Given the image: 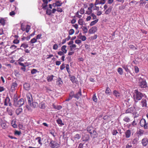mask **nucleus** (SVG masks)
Masks as SVG:
<instances>
[{
	"label": "nucleus",
	"instance_id": "nucleus-12",
	"mask_svg": "<svg viewBox=\"0 0 148 148\" xmlns=\"http://www.w3.org/2000/svg\"><path fill=\"white\" fill-rule=\"evenodd\" d=\"M112 94L116 98H119L121 97V93L116 90H114Z\"/></svg>",
	"mask_w": 148,
	"mask_h": 148
},
{
	"label": "nucleus",
	"instance_id": "nucleus-29",
	"mask_svg": "<svg viewBox=\"0 0 148 148\" xmlns=\"http://www.w3.org/2000/svg\"><path fill=\"white\" fill-rule=\"evenodd\" d=\"M66 45H63L61 48V50L64 53H66L67 52V50L66 49Z\"/></svg>",
	"mask_w": 148,
	"mask_h": 148
},
{
	"label": "nucleus",
	"instance_id": "nucleus-42",
	"mask_svg": "<svg viewBox=\"0 0 148 148\" xmlns=\"http://www.w3.org/2000/svg\"><path fill=\"white\" fill-rule=\"evenodd\" d=\"M81 137V136L78 134H77L74 136V138L75 140H79Z\"/></svg>",
	"mask_w": 148,
	"mask_h": 148
},
{
	"label": "nucleus",
	"instance_id": "nucleus-59",
	"mask_svg": "<svg viewBox=\"0 0 148 148\" xmlns=\"http://www.w3.org/2000/svg\"><path fill=\"white\" fill-rule=\"evenodd\" d=\"M82 14L79 15V13L78 12H77L75 13V15L76 17L79 18H80L82 17V15H81Z\"/></svg>",
	"mask_w": 148,
	"mask_h": 148
},
{
	"label": "nucleus",
	"instance_id": "nucleus-47",
	"mask_svg": "<svg viewBox=\"0 0 148 148\" xmlns=\"http://www.w3.org/2000/svg\"><path fill=\"white\" fill-rule=\"evenodd\" d=\"M1 126L3 129H5L7 127V125L5 123H1Z\"/></svg>",
	"mask_w": 148,
	"mask_h": 148
},
{
	"label": "nucleus",
	"instance_id": "nucleus-9",
	"mask_svg": "<svg viewBox=\"0 0 148 148\" xmlns=\"http://www.w3.org/2000/svg\"><path fill=\"white\" fill-rule=\"evenodd\" d=\"M27 97L28 103L29 104L30 106H31L32 102L33 101L32 95L30 94L29 93L27 95Z\"/></svg>",
	"mask_w": 148,
	"mask_h": 148
},
{
	"label": "nucleus",
	"instance_id": "nucleus-34",
	"mask_svg": "<svg viewBox=\"0 0 148 148\" xmlns=\"http://www.w3.org/2000/svg\"><path fill=\"white\" fill-rule=\"evenodd\" d=\"M76 47V46L75 44H73L71 45H70V50L71 51H74L76 49L75 48Z\"/></svg>",
	"mask_w": 148,
	"mask_h": 148
},
{
	"label": "nucleus",
	"instance_id": "nucleus-7",
	"mask_svg": "<svg viewBox=\"0 0 148 148\" xmlns=\"http://www.w3.org/2000/svg\"><path fill=\"white\" fill-rule=\"evenodd\" d=\"M87 131L90 134L91 136H92L93 134H94L95 135H97L96 132L93 130V128L92 127H88L87 128Z\"/></svg>",
	"mask_w": 148,
	"mask_h": 148
},
{
	"label": "nucleus",
	"instance_id": "nucleus-21",
	"mask_svg": "<svg viewBox=\"0 0 148 148\" xmlns=\"http://www.w3.org/2000/svg\"><path fill=\"white\" fill-rule=\"evenodd\" d=\"M35 140H37L38 144L40 145V146H41L42 144V141L43 140V139H42L39 136L36 138Z\"/></svg>",
	"mask_w": 148,
	"mask_h": 148
},
{
	"label": "nucleus",
	"instance_id": "nucleus-58",
	"mask_svg": "<svg viewBox=\"0 0 148 148\" xmlns=\"http://www.w3.org/2000/svg\"><path fill=\"white\" fill-rule=\"evenodd\" d=\"M5 90V88L3 86H0V92H1Z\"/></svg>",
	"mask_w": 148,
	"mask_h": 148
},
{
	"label": "nucleus",
	"instance_id": "nucleus-14",
	"mask_svg": "<svg viewBox=\"0 0 148 148\" xmlns=\"http://www.w3.org/2000/svg\"><path fill=\"white\" fill-rule=\"evenodd\" d=\"M141 104L143 107H147V100L145 99H143L141 101Z\"/></svg>",
	"mask_w": 148,
	"mask_h": 148
},
{
	"label": "nucleus",
	"instance_id": "nucleus-48",
	"mask_svg": "<svg viewBox=\"0 0 148 148\" xmlns=\"http://www.w3.org/2000/svg\"><path fill=\"white\" fill-rule=\"evenodd\" d=\"M66 69L69 75H70L71 72L69 70V65L68 64H67L66 65Z\"/></svg>",
	"mask_w": 148,
	"mask_h": 148
},
{
	"label": "nucleus",
	"instance_id": "nucleus-27",
	"mask_svg": "<svg viewBox=\"0 0 148 148\" xmlns=\"http://www.w3.org/2000/svg\"><path fill=\"white\" fill-rule=\"evenodd\" d=\"M112 7L110 6L109 7L108 9L105 11V14H109L111 11Z\"/></svg>",
	"mask_w": 148,
	"mask_h": 148
},
{
	"label": "nucleus",
	"instance_id": "nucleus-31",
	"mask_svg": "<svg viewBox=\"0 0 148 148\" xmlns=\"http://www.w3.org/2000/svg\"><path fill=\"white\" fill-rule=\"evenodd\" d=\"M7 111L8 112V114L10 116H12L13 114L12 110V109L9 108L8 107L7 109Z\"/></svg>",
	"mask_w": 148,
	"mask_h": 148
},
{
	"label": "nucleus",
	"instance_id": "nucleus-28",
	"mask_svg": "<svg viewBox=\"0 0 148 148\" xmlns=\"http://www.w3.org/2000/svg\"><path fill=\"white\" fill-rule=\"evenodd\" d=\"M54 76L53 75H48L47 77V80L48 82L51 81L53 79V77Z\"/></svg>",
	"mask_w": 148,
	"mask_h": 148
},
{
	"label": "nucleus",
	"instance_id": "nucleus-55",
	"mask_svg": "<svg viewBox=\"0 0 148 148\" xmlns=\"http://www.w3.org/2000/svg\"><path fill=\"white\" fill-rule=\"evenodd\" d=\"M65 68V64L64 63H63L61 66L60 67V69L61 70L64 69Z\"/></svg>",
	"mask_w": 148,
	"mask_h": 148
},
{
	"label": "nucleus",
	"instance_id": "nucleus-40",
	"mask_svg": "<svg viewBox=\"0 0 148 148\" xmlns=\"http://www.w3.org/2000/svg\"><path fill=\"white\" fill-rule=\"evenodd\" d=\"M23 86L25 90H29V84L27 83L25 84H24Z\"/></svg>",
	"mask_w": 148,
	"mask_h": 148
},
{
	"label": "nucleus",
	"instance_id": "nucleus-5",
	"mask_svg": "<svg viewBox=\"0 0 148 148\" xmlns=\"http://www.w3.org/2000/svg\"><path fill=\"white\" fill-rule=\"evenodd\" d=\"M139 86L141 88H146L147 87V83L145 80L141 79L139 83Z\"/></svg>",
	"mask_w": 148,
	"mask_h": 148
},
{
	"label": "nucleus",
	"instance_id": "nucleus-50",
	"mask_svg": "<svg viewBox=\"0 0 148 148\" xmlns=\"http://www.w3.org/2000/svg\"><path fill=\"white\" fill-rule=\"evenodd\" d=\"M83 20L82 18L79 19L78 21V23L79 24L81 25H83Z\"/></svg>",
	"mask_w": 148,
	"mask_h": 148
},
{
	"label": "nucleus",
	"instance_id": "nucleus-11",
	"mask_svg": "<svg viewBox=\"0 0 148 148\" xmlns=\"http://www.w3.org/2000/svg\"><path fill=\"white\" fill-rule=\"evenodd\" d=\"M93 6L94 5L93 3H90L89 4V7L88 8V10L86 11V14L88 15L90 14L92 12V8Z\"/></svg>",
	"mask_w": 148,
	"mask_h": 148
},
{
	"label": "nucleus",
	"instance_id": "nucleus-26",
	"mask_svg": "<svg viewBox=\"0 0 148 148\" xmlns=\"http://www.w3.org/2000/svg\"><path fill=\"white\" fill-rule=\"evenodd\" d=\"M70 80L73 83H76L77 82V79L75 76H71L70 77Z\"/></svg>",
	"mask_w": 148,
	"mask_h": 148
},
{
	"label": "nucleus",
	"instance_id": "nucleus-1",
	"mask_svg": "<svg viewBox=\"0 0 148 148\" xmlns=\"http://www.w3.org/2000/svg\"><path fill=\"white\" fill-rule=\"evenodd\" d=\"M132 95L134 101V103H136L138 102L141 100L144 97L143 94L139 92L137 90H135L133 92Z\"/></svg>",
	"mask_w": 148,
	"mask_h": 148
},
{
	"label": "nucleus",
	"instance_id": "nucleus-33",
	"mask_svg": "<svg viewBox=\"0 0 148 148\" xmlns=\"http://www.w3.org/2000/svg\"><path fill=\"white\" fill-rule=\"evenodd\" d=\"M39 107L41 109H45V103L43 102H41L39 104Z\"/></svg>",
	"mask_w": 148,
	"mask_h": 148
},
{
	"label": "nucleus",
	"instance_id": "nucleus-30",
	"mask_svg": "<svg viewBox=\"0 0 148 148\" xmlns=\"http://www.w3.org/2000/svg\"><path fill=\"white\" fill-rule=\"evenodd\" d=\"M16 121L15 120H12L11 122V124L12 126L14 128H16L17 127V125L15 123Z\"/></svg>",
	"mask_w": 148,
	"mask_h": 148
},
{
	"label": "nucleus",
	"instance_id": "nucleus-56",
	"mask_svg": "<svg viewBox=\"0 0 148 148\" xmlns=\"http://www.w3.org/2000/svg\"><path fill=\"white\" fill-rule=\"evenodd\" d=\"M58 55L60 56H63L64 55V53L62 51H59L58 52Z\"/></svg>",
	"mask_w": 148,
	"mask_h": 148
},
{
	"label": "nucleus",
	"instance_id": "nucleus-43",
	"mask_svg": "<svg viewBox=\"0 0 148 148\" xmlns=\"http://www.w3.org/2000/svg\"><path fill=\"white\" fill-rule=\"evenodd\" d=\"M21 47H23L25 49L28 47V45L27 43H24L21 44Z\"/></svg>",
	"mask_w": 148,
	"mask_h": 148
},
{
	"label": "nucleus",
	"instance_id": "nucleus-16",
	"mask_svg": "<svg viewBox=\"0 0 148 148\" xmlns=\"http://www.w3.org/2000/svg\"><path fill=\"white\" fill-rule=\"evenodd\" d=\"M17 84L16 82L13 83L11 87V90L12 92L14 91L17 88Z\"/></svg>",
	"mask_w": 148,
	"mask_h": 148
},
{
	"label": "nucleus",
	"instance_id": "nucleus-39",
	"mask_svg": "<svg viewBox=\"0 0 148 148\" xmlns=\"http://www.w3.org/2000/svg\"><path fill=\"white\" fill-rule=\"evenodd\" d=\"M123 120L126 122H129L130 121V119L129 117L126 116L123 118Z\"/></svg>",
	"mask_w": 148,
	"mask_h": 148
},
{
	"label": "nucleus",
	"instance_id": "nucleus-20",
	"mask_svg": "<svg viewBox=\"0 0 148 148\" xmlns=\"http://www.w3.org/2000/svg\"><path fill=\"white\" fill-rule=\"evenodd\" d=\"M43 3L42 4V8L45 9H47V4L48 3V0H42Z\"/></svg>",
	"mask_w": 148,
	"mask_h": 148
},
{
	"label": "nucleus",
	"instance_id": "nucleus-57",
	"mask_svg": "<svg viewBox=\"0 0 148 148\" xmlns=\"http://www.w3.org/2000/svg\"><path fill=\"white\" fill-rule=\"evenodd\" d=\"M21 134V132L17 130H16L14 132L15 135H20Z\"/></svg>",
	"mask_w": 148,
	"mask_h": 148
},
{
	"label": "nucleus",
	"instance_id": "nucleus-54",
	"mask_svg": "<svg viewBox=\"0 0 148 148\" xmlns=\"http://www.w3.org/2000/svg\"><path fill=\"white\" fill-rule=\"evenodd\" d=\"M21 30L24 31L25 30V26L24 25L23 23H21Z\"/></svg>",
	"mask_w": 148,
	"mask_h": 148
},
{
	"label": "nucleus",
	"instance_id": "nucleus-64",
	"mask_svg": "<svg viewBox=\"0 0 148 148\" xmlns=\"http://www.w3.org/2000/svg\"><path fill=\"white\" fill-rule=\"evenodd\" d=\"M97 35L96 34H95L94 36H92L90 37L91 39L94 40L96 39L97 38Z\"/></svg>",
	"mask_w": 148,
	"mask_h": 148
},
{
	"label": "nucleus",
	"instance_id": "nucleus-41",
	"mask_svg": "<svg viewBox=\"0 0 148 148\" xmlns=\"http://www.w3.org/2000/svg\"><path fill=\"white\" fill-rule=\"evenodd\" d=\"M79 38L80 39H81L83 41H84L86 39V37L84 36H80L79 34Z\"/></svg>",
	"mask_w": 148,
	"mask_h": 148
},
{
	"label": "nucleus",
	"instance_id": "nucleus-46",
	"mask_svg": "<svg viewBox=\"0 0 148 148\" xmlns=\"http://www.w3.org/2000/svg\"><path fill=\"white\" fill-rule=\"evenodd\" d=\"M138 140V139L137 138H135L133 139L132 141V143L133 144H136Z\"/></svg>",
	"mask_w": 148,
	"mask_h": 148
},
{
	"label": "nucleus",
	"instance_id": "nucleus-44",
	"mask_svg": "<svg viewBox=\"0 0 148 148\" xmlns=\"http://www.w3.org/2000/svg\"><path fill=\"white\" fill-rule=\"evenodd\" d=\"M118 72L120 75H122L123 74V70L122 68H119L118 69Z\"/></svg>",
	"mask_w": 148,
	"mask_h": 148
},
{
	"label": "nucleus",
	"instance_id": "nucleus-52",
	"mask_svg": "<svg viewBox=\"0 0 148 148\" xmlns=\"http://www.w3.org/2000/svg\"><path fill=\"white\" fill-rule=\"evenodd\" d=\"M74 32L75 31L73 29H71L69 31V35H72L74 33Z\"/></svg>",
	"mask_w": 148,
	"mask_h": 148
},
{
	"label": "nucleus",
	"instance_id": "nucleus-6",
	"mask_svg": "<svg viewBox=\"0 0 148 148\" xmlns=\"http://www.w3.org/2000/svg\"><path fill=\"white\" fill-rule=\"evenodd\" d=\"M135 107H131L126 110V113H132L134 114L135 112Z\"/></svg>",
	"mask_w": 148,
	"mask_h": 148
},
{
	"label": "nucleus",
	"instance_id": "nucleus-62",
	"mask_svg": "<svg viewBox=\"0 0 148 148\" xmlns=\"http://www.w3.org/2000/svg\"><path fill=\"white\" fill-rule=\"evenodd\" d=\"M16 48V46L14 45H12L10 47V49L12 50H14Z\"/></svg>",
	"mask_w": 148,
	"mask_h": 148
},
{
	"label": "nucleus",
	"instance_id": "nucleus-10",
	"mask_svg": "<svg viewBox=\"0 0 148 148\" xmlns=\"http://www.w3.org/2000/svg\"><path fill=\"white\" fill-rule=\"evenodd\" d=\"M144 132V131L143 130L141 129H139L137 131V132L136 133V134L137 137L138 138H139L143 135Z\"/></svg>",
	"mask_w": 148,
	"mask_h": 148
},
{
	"label": "nucleus",
	"instance_id": "nucleus-36",
	"mask_svg": "<svg viewBox=\"0 0 148 148\" xmlns=\"http://www.w3.org/2000/svg\"><path fill=\"white\" fill-rule=\"evenodd\" d=\"M31 106L34 108H35L38 106V104L37 102H32Z\"/></svg>",
	"mask_w": 148,
	"mask_h": 148
},
{
	"label": "nucleus",
	"instance_id": "nucleus-35",
	"mask_svg": "<svg viewBox=\"0 0 148 148\" xmlns=\"http://www.w3.org/2000/svg\"><path fill=\"white\" fill-rule=\"evenodd\" d=\"M82 140L83 141H86L89 139V136L88 135H86L82 138Z\"/></svg>",
	"mask_w": 148,
	"mask_h": 148
},
{
	"label": "nucleus",
	"instance_id": "nucleus-8",
	"mask_svg": "<svg viewBox=\"0 0 148 148\" xmlns=\"http://www.w3.org/2000/svg\"><path fill=\"white\" fill-rule=\"evenodd\" d=\"M8 18L7 17H0V23L2 26H4L8 20Z\"/></svg>",
	"mask_w": 148,
	"mask_h": 148
},
{
	"label": "nucleus",
	"instance_id": "nucleus-25",
	"mask_svg": "<svg viewBox=\"0 0 148 148\" xmlns=\"http://www.w3.org/2000/svg\"><path fill=\"white\" fill-rule=\"evenodd\" d=\"M23 111L22 108H18L16 110V113L17 115H19Z\"/></svg>",
	"mask_w": 148,
	"mask_h": 148
},
{
	"label": "nucleus",
	"instance_id": "nucleus-51",
	"mask_svg": "<svg viewBox=\"0 0 148 148\" xmlns=\"http://www.w3.org/2000/svg\"><path fill=\"white\" fill-rule=\"evenodd\" d=\"M135 72L136 73H138L139 72V70L138 68L136 66L134 67Z\"/></svg>",
	"mask_w": 148,
	"mask_h": 148
},
{
	"label": "nucleus",
	"instance_id": "nucleus-49",
	"mask_svg": "<svg viewBox=\"0 0 148 148\" xmlns=\"http://www.w3.org/2000/svg\"><path fill=\"white\" fill-rule=\"evenodd\" d=\"M92 99L93 101L94 102H96L97 101V99L96 97V96L95 94L93 95Z\"/></svg>",
	"mask_w": 148,
	"mask_h": 148
},
{
	"label": "nucleus",
	"instance_id": "nucleus-2",
	"mask_svg": "<svg viewBox=\"0 0 148 148\" xmlns=\"http://www.w3.org/2000/svg\"><path fill=\"white\" fill-rule=\"evenodd\" d=\"M13 100L14 105L16 107H21L24 103V100L22 98L18 100L17 97H14Z\"/></svg>",
	"mask_w": 148,
	"mask_h": 148
},
{
	"label": "nucleus",
	"instance_id": "nucleus-24",
	"mask_svg": "<svg viewBox=\"0 0 148 148\" xmlns=\"http://www.w3.org/2000/svg\"><path fill=\"white\" fill-rule=\"evenodd\" d=\"M56 121L57 123L60 126H62L64 125V123H63L62 121L60 119L58 118Z\"/></svg>",
	"mask_w": 148,
	"mask_h": 148
},
{
	"label": "nucleus",
	"instance_id": "nucleus-38",
	"mask_svg": "<svg viewBox=\"0 0 148 148\" xmlns=\"http://www.w3.org/2000/svg\"><path fill=\"white\" fill-rule=\"evenodd\" d=\"M105 93L106 94H111V91L109 87H108L107 88L106 90Z\"/></svg>",
	"mask_w": 148,
	"mask_h": 148
},
{
	"label": "nucleus",
	"instance_id": "nucleus-53",
	"mask_svg": "<svg viewBox=\"0 0 148 148\" xmlns=\"http://www.w3.org/2000/svg\"><path fill=\"white\" fill-rule=\"evenodd\" d=\"M37 41V39L35 38H33L30 41V42L32 43H35Z\"/></svg>",
	"mask_w": 148,
	"mask_h": 148
},
{
	"label": "nucleus",
	"instance_id": "nucleus-13",
	"mask_svg": "<svg viewBox=\"0 0 148 148\" xmlns=\"http://www.w3.org/2000/svg\"><path fill=\"white\" fill-rule=\"evenodd\" d=\"M141 143L143 146H146L148 144V139L146 138H143L141 140Z\"/></svg>",
	"mask_w": 148,
	"mask_h": 148
},
{
	"label": "nucleus",
	"instance_id": "nucleus-61",
	"mask_svg": "<svg viewBox=\"0 0 148 148\" xmlns=\"http://www.w3.org/2000/svg\"><path fill=\"white\" fill-rule=\"evenodd\" d=\"M83 30L84 33H86L88 32V29L87 28L85 27H83Z\"/></svg>",
	"mask_w": 148,
	"mask_h": 148
},
{
	"label": "nucleus",
	"instance_id": "nucleus-60",
	"mask_svg": "<svg viewBox=\"0 0 148 148\" xmlns=\"http://www.w3.org/2000/svg\"><path fill=\"white\" fill-rule=\"evenodd\" d=\"M58 46L57 44H54L53 47V48L54 49L56 50L58 49Z\"/></svg>",
	"mask_w": 148,
	"mask_h": 148
},
{
	"label": "nucleus",
	"instance_id": "nucleus-45",
	"mask_svg": "<svg viewBox=\"0 0 148 148\" xmlns=\"http://www.w3.org/2000/svg\"><path fill=\"white\" fill-rule=\"evenodd\" d=\"M39 71H37V70L35 69H33L31 71V73L32 74H36V73H38Z\"/></svg>",
	"mask_w": 148,
	"mask_h": 148
},
{
	"label": "nucleus",
	"instance_id": "nucleus-23",
	"mask_svg": "<svg viewBox=\"0 0 148 148\" xmlns=\"http://www.w3.org/2000/svg\"><path fill=\"white\" fill-rule=\"evenodd\" d=\"M82 95V93L80 89L79 91L78 92L76 93V94L74 95L73 97L75 98H77V99H78L79 97Z\"/></svg>",
	"mask_w": 148,
	"mask_h": 148
},
{
	"label": "nucleus",
	"instance_id": "nucleus-3",
	"mask_svg": "<svg viewBox=\"0 0 148 148\" xmlns=\"http://www.w3.org/2000/svg\"><path fill=\"white\" fill-rule=\"evenodd\" d=\"M140 125L145 129H147L148 127V124L147 123L146 121L144 119H142L140 121Z\"/></svg>",
	"mask_w": 148,
	"mask_h": 148
},
{
	"label": "nucleus",
	"instance_id": "nucleus-4",
	"mask_svg": "<svg viewBox=\"0 0 148 148\" xmlns=\"http://www.w3.org/2000/svg\"><path fill=\"white\" fill-rule=\"evenodd\" d=\"M49 146L52 148H57L59 146V145L56 141L51 140L49 143Z\"/></svg>",
	"mask_w": 148,
	"mask_h": 148
},
{
	"label": "nucleus",
	"instance_id": "nucleus-32",
	"mask_svg": "<svg viewBox=\"0 0 148 148\" xmlns=\"http://www.w3.org/2000/svg\"><path fill=\"white\" fill-rule=\"evenodd\" d=\"M122 67L125 70L126 72L131 73L130 71L128 69L127 65H123L122 66Z\"/></svg>",
	"mask_w": 148,
	"mask_h": 148
},
{
	"label": "nucleus",
	"instance_id": "nucleus-17",
	"mask_svg": "<svg viewBox=\"0 0 148 148\" xmlns=\"http://www.w3.org/2000/svg\"><path fill=\"white\" fill-rule=\"evenodd\" d=\"M131 131L130 130H128L125 132V136L126 138H129L131 135Z\"/></svg>",
	"mask_w": 148,
	"mask_h": 148
},
{
	"label": "nucleus",
	"instance_id": "nucleus-37",
	"mask_svg": "<svg viewBox=\"0 0 148 148\" xmlns=\"http://www.w3.org/2000/svg\"><path fill=\"white\" fill-rule=\"evenodd\" d=\"M98 21V19H96L95 20L91 22L90 24V26H92L95 25Z\"/></svg>",
	"mask_w": 148,
	"mask_h": 148
},
{
	"label": "nucleus",
	"instance_id": "nucleus-18",
	"mask_svg": "<svg viewBox=\"0 0 148 148\" xmlns=\"http://www.w3.org/2000/svg\"><path fill=\"white\" fill-rule=\"evenodd\" d=\"M57 84L59 86H62L63 82L62 80L60 77H59L57 80Z\"/></svg>",
	"mask_w": 148,
	"mask_h": 148
},
{
	"label": "nucleus",
	"instance_id": "nucleus-63",
	"mask_svg": "<svg viewBox=\"0 0 148 148\" xmlns=\"http://www.w3.org/2000/svg\"><path fill=\"white\" fill-rule=\"evenodd\" d=\"M81 41L79 40H76L75 41V43L78 44L81 43Z\"/></svg>",
	"mask_w": 148,
	"mask_h": 148
},
{
	"label": "nucleus",
	"instance_id": "nucleus-15",
	"mask_svg": "<svg viewBox=\"0 0 148 148\" xmlns=\"http://www.w3.org/2000/svg\"><path fill=\"white\" fill-rule=\"evenodd\" d=\"M62 3L60 1L58 0L55 2V3H53V5L54 7L56 6H61Z\"/></svg>",
	"mask_w": 148,
	"mask_h": 148
},
{
	"label": "nucleus",
	"instance_id": "nucleus-22",
	"mask_svg": "<svg viewBox=\"0 0 148 148\" xmlns=\"http://www.w3.org/2000/svg\"><path fill=\"white\" fill-rule=\"evenodd\" d=\"M10 102V99L8 97H7L5 99L4 105L5 106H8Z\"/></svg>",
	"mask_w": 148,
	"mask_h": 148
},
{
	"label": "nucleus",
	"instance_id": "nucleus-19",
	"mask_svg": "<svg viewBox=\"0 0 148 148\" xmlns=\"http://www.w3.org/2000/svg\"><path fill=\"white\" fill-rule=\"evenodd\" d=\"M97 29V27L96 26L93 27L89 29V33L90 34L94 33L96 32Z\"/></svg>",
	"mask_w": 148,
	"mask_h": 148
}]
</instances>
